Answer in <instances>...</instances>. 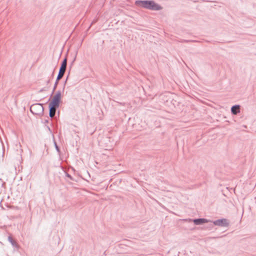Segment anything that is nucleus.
<instances>
[{"label": "nucleus", "instance_id": "obj_1", "mask_svg": "<svg viewBox=\"0 0 256 256\" xmlns=\"http://www.w3.org/2000/svg\"><path fill=\"white\" fill-rule=\"evenodd\" d=\"M135 4L136 6L152 10H160L162 9L160 5L152 0H138L136 1Z\"/></svg>", "mask_w": 256, "mask_h": 256}, {"label": "nucleus", "instance_id": "obj_2", "mask_svg": "<svg viewBox=\"0 0 256 256\" xmlns=\"http://www.w3.org/2000/svg\"><path fill=\"white\" fill-rule=\"evenodd\" d=\"M66 65H67V58H65L62 61L60 66L59 70V72L56 80V82L54 84V86L52 90V93L54 92V91L56 90L57 86L58 83V80H60L62 76H64V72L66 70Z\"/></svg>", "mask_w": 256, "mask_h": 256}, {"label": "nucleus", "instance_id": "obj_3", "mask_svg": "<svg viewBox=\"0 0 256 256\" xmlns=\"http://www.w3.org/2000/svg\"><path fill=\"white\" fill-rule=\"evenodd\" d=\"M44 107L42 104L36 103L32 104L30 107V112L35 115H42L44 114Z\"/></svg>", "mask_w": 256, "mask_h": 256}, {"label": "nucleus", "instance_id": "obj_4", "mask_svg": "<svg viewBox=\"0 0 256 256\" xmlns=\"http://www.w3.org/2000/svg\"><path fill=\"white\" fill-rule=\"evenodd\" d=\"M212 222L214 225L219 226L228 227L229 226L228 220L226 218L218 219Z\"/></svg>", "mask_w": 256, "mask_h": 256}, {"label": "nucleus", "instance_id": "obj_5", "mask_svg": "<svg viewBox=\"0 0 256 256\" xmlns=\"http://www.w3.org/2000/svg\"><path fill=\"white\" fill-rule=\"evenodd\" d=\"M210 222L209 220L204 218H199L193 220V222L196 225H200Z\"/></svg>", "mask_w": 256, "mask_h": 256}, {"label": "nucleus", "instance_id": "obj_6", "mask_svg": "<svg viewBox=\"0 0 256 256\" xmlns=\"http://www.w3.org/2000/svg\"><path fill=\"white\" fill-rule=\"evenodd\" d=\"M61 92L60 90H58L56 94L54 96L53 98L52 99V101L54 102H56L58 104H60V98H61Z\"/></svg>", "mask_w": 256, "mask_h": 256}, {"label": "nucleus", "instance_id": "obj_7", "mask_svg": "<svg viewBox=\"0 0 256 256\" xmlns=\"http://www.w3.org/2000/svg\"><path fill=\"white\" fill-rule=\"evenodd\" d=\"M231 112L234 114H237L240 112V105H234L231 108Z\"/></svg>", "mask_w": 256, "mask_h": 256}, {"label": "nucleus", "instance_id": "obj_8", "mask_svg": "<svg viewBox=\"0 0 256 256\" xmlns=\"http://www.w3.org/2000/svg\"><path fill=\"white\" fill-rule=\"evenodd\" d=\"M49 108V116L51 118H52L56 114V110L57 108H52L48 106Z\"/></svg>", "mask_w": 256, "mask_h": 256}, {"label": "nucleus", "instance_id": "obj_9", "mask_svg": "<svg viewBox=\"0 0 256 256\" xmlns=\"http://www.w3.org/2000/svg\"><path fill=\"white\" fill-rule=\"evenodd\" d=\"M8 240L10 242V244L14 247L16 248H18V244H16V242L10 236H9L8 237Z\"/></svg>", "mask_w": 256, "mask_h": 256}, {"label": "nucleus", "instance_id": "obj_10", "mask_svg": "<svg viewBox=\"0 0 256 256\" xmlns=\"http://www.w3.org/2000/svg\"><path fill=\"white\" fill-rule=\"evenodd\" d=\"M60 106V104L56 102H54L53 101H51L49 104V106H50V107H52V108H58Z\"/></svg>", "mask_w": 256, "mask_h": 256}, {"label": "nucleus", "instance_id": "obj_11", "mask_svg": "<svg viewBox=\"0 0 256 256\" xmlns=\"http://www.w3.org/2000/svg\"><path fill=\"white\" fill-rule=\"evenodd\" d=\"M54 147H55L56 150L58 152V154H60V149L58 146L56 142L55 141L54 142Z\"/></svg>", "mask_w": 256, "mask_h": 256}, {"label": "nucleus", "instance_id": "obj_12", "mask_svg": "<svg viewBox=\"0 0 256 256\" xmlns=\"http://www.w3.org/2000/svg\"><path fill=\"white\" fill-rule=\"evenodd\" d=\"M46 128L50 132V134H52V130H51L50 127L48 126H46Z\"/></svg>", "mask_w": 256, "mask_h": 256}, {"label": "nucleus", "instance_id": "obj_13", "mask_svg": "<svg viewBox=\"0 0 256 256\" xmlns=\"http://www.w3.org/2000/svg\"><path fill=\"white\" fill-rule=\"evenodd\" d=\"M49 122V118H48L47 119H46L44 121V124H48Z\"/></svg>", "mask_w": 256, "mask_h": 256}, {"label": "nucleus", "instance_id": "obj_14", "mask_svg": "<svg viewBox=\"0 0 256 256\" xmlns=\"http://www.w3.org/2000/svg\"><path fill=\"white\" fill-rule=\"evenodd\" d=\"M66 176L67 177L70 178L71 180L72 179V176L70 174H68V173H66Z\"/></svg>", "mask_w": 256, "mask_h": 256}, {"label": "nucleus", "instance_id": "obj_15", "mask_svg": "<svg viewBox=\"0 0 256 256\" xmlns=\"http://www.w3.org/2000/svg\"><path fill=\"white\" fill-rule=\"evenodd\" d=\"M184 42H190V40H184Z\"/></svg>", "mask_w": 256, "mask_h": 256}, {"label": "nucleus", "instance_id": "obj_16", "mask_svg": "<svg viewBox=\"0 0 256 256\" xmlns=\"http://www.w3.org/2000/svg\"><path fill=\"white\" fill-rule=\"evenodd\" d=\"M68 78V76H67L66 79V81H65L64 83L66 82V80H67Z\"/></svg>", "mask_w": 256, "mask_h": 256}, {"label": "nucleus", "instance_id": "obj_17", "mask_svg": "<svg viewBox=\"0 0 256 256\" xmlns=\"http://www.w3.org/2000/svg\"><path fill=\"white\" fill-rule=\"evenodd\" d=\"M50 82V80L47 81V84H48Z\"/></svg>", "mask_w": 256, "mask_h": 256}, {"label": "nucleus", "instance_id": "obj_18", "mask_svg": "<svg viewBox=\"0 0 256 256\" xmlns=\"http://www.w3.org/2000/svg\"><path fill=\"white\" fill-rule=\"evenodd\" d=\"M76 57L74 58V60H76Z\"/></svg>", "mask_w": 256, "mask_h": 256}]
</instances>
